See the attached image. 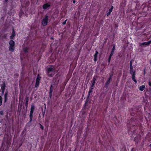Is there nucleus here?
I'll return each mask as SVG.
<instances>
[{
    "mask_svg": "<svg viewBox=\"0 0 151 151\" xmlns=\"http://www.w3.org/2000/svg\"><path fill=\"white\" fill-rule=\"evenodd\" d=\"M143 26L142 27V28L139 29L137 31V32L139 33V34L138 35H144L146 36H149L150 35V31L149 29H143Z\"/></svg>",
    "mask_w": 151,
    "mask_h": 151,
    "instance_id": "nucleus-1",
    "label": "nucleus"
},
{
    "mask_svg": "<svg viewBox=\"0 0 151 151\" xmlns=\"http://www.w3.org/2000/svg\"><path fill=\"white\" fill-rule=\"evenodd\" d=\"M48 20L49 16L47 14L45 15L41 23L42 25L44 27L47 26L48 24Z\"/></svg>",
    "mask_w": 151,
    "mask_h": 151,
    "instance_id": "nucleus-2",
    "label": "nucleus"
},
{
    "mask_svg": "<svg viewBox=\"0 0 151 151\" xmlns=\"http://www.w3.org/2000/svg\"><path fill=\"white\" fill-rule=\"evenodd\" d=\"M142 7L144 9L147 8L148 10H151V1H150L146 3H144L142 6Z\"/></svg>",
    "mask_w": 151,
    "mask_h": 151,
    "instance_id": "nucleus-3",
    "label": "nucleus"
},
{
    "mask_svg": "<svg viewBox=\"0 0 151 151\" xmlns=\"http://www.w3.org/2000/svg\"><path fill=\"white\" fill-rule=\"evenodd\" d=\"M9 50L11 52H13L14 50L15 43L12 40H10L9 42Z\"/></svg>",
    "mask_w": 151,
    "mask_h": 151,
    "instance_id": "nucleus-4",
    "label": "nucleus"
},
{
    "mask_svg": "<svg viewBox=\"0 0 151 151\" xmlns=\"http://www.w3.org/2000/svg\"><path fill=\"white\" fill-rule=\"evenodd\" d=\"M130 74L132 75V79L135 83H137V81L135 79V71L133 70V67H132V68H130Z\"/></svg>",
    "mask_w": 151,
    "mask_h": 151,
    "instance_id": "nucleus-5",
    "label": "nucleus"
},
{
    "mask_svg": "<svg viewBox=\"0 0 151 151\" xmlns=\"http://www.w3.org/2000/svg\"><path fill=\"white\" fill-rule=\"evenodd\" d=\"M47 73L48 76H50L54 74V72L53 71V68L51 67L48 68Z\"/></svg>",
    "mask_w": 151,
    "mask_h": 151,
    "instance_id": "nucleus-6",
    "label": "nucleus"
},
{
    "mask_svg": "<svg viewBox=\"0 0 151 151\" xmlns=\"http://www.w3.org/2000/svg\"><path fill=\"white\" fill-rule=\"evenodd\" d=\"M40 78L41 77H40L39 75H38L36 79V83L35 86L36 87H37L38 86Z\"/></svg>",
    "mask_w": 151,
    "mask_h": 151,
    "instance_id": "nucleus-7",
    "label": "nucleus"
},
{
    "mask_svg": "<svg viewBox=\"0 0 151 151\" xmlns=\"http://www.w3.org/2000/svg\"><path fill=\"white\" fill-rule=\"evenodd\" d=\"M151 43V40H150L147 42H145L141 44V46H147L149 45Z\"/></svg>",
    "mask_w": 151,
    "mask_h": 151,
    "instance_id": "nucleus-8",
    "label": "nucleus"
},
{
    "mask_svg": "<svg viewBox=\"0 0 151 151\" xmlns=\"http://www.w3.org/2000/svg\"><path fill=\"white\" fill-rule=\"evenodd\" d=\"M50 6V5L49 4L47 3L43 4L42 6V8L44 10H45Z\"/></svg>",
    "mask_w": 151,
    "mask_h": 151,
    "instance_id": "nucleus-9",
    "label": "nucleus"
},
{
    "mask_svg": "<svg viewBox=\"0 0 151 151\" xmlns=\"http://www.w3.org/2000/svg\"><path fill=\"white\" fill-rule=\"evenodd\" d=\"M114 8V6H111V8L109 9V12H108L106 14V16H108L111 14V12L113 10V9Z\"/></svg>",
    "mask_w": 151,
    "mask_h": 151,
    "instance_id": "nucleus-10",
    "label": "nucleus"
},
{
    "mask_svg": "<svg viewBox=\"0 0 151 151\" xmlns=\"http://www.w3.org/2000/svg\"><path fill=\"white\" fill-rule=\"evenodd\" d=\"M12 32L10 38H14L15 36V32L14 29L13 28H12Z\"/></svg>",
    "mask_w": 151,
    "mask_h": 151,
    "instance_id": "nucleus-11",
    "label": "nucleus"
},
{
    "mask_svg": "<svg viewBox=\"0 0 151 151\" xmlns=\"http://www.w3.org/2000/svg\"><path fill=\"white\" fill-rule=\"evenodd\" d=\"M34 111L31 110L30 112V122L32 120V114L33 113Z\"/></svg>",
    "mask_w": 151,
    "mask_h": 151,
    "instance_id": "nucleus-12",
    "label": "nucleus"
},
{
    "mask_svg": "<svg viewBox=\"0 0 151 151\" xmlns=\"http://www.w3.org/2000/svg\"><path fill=\"white\" fill-rule=\"evenodd\" d=\"M145 88V85H142L139 87V89L141 91H142Z\"/></svg>",
    "mask_w": 151,
    "mask_h": 151,
    "instance_id": "nucleus-13",
    "label": "nucleus"
},
{
    "mask_svg": "<svg viewBox=\"0 0 151 151\" xmlns=\"http://www.w3.org/2000/svg\"><path fill=\"white\" fill-rule=\"evenodd\" d=\"M29 48V47H25L23 49V52L25 53L27 52L28 51Z\"/></svg>",
    "mask_w": 151,
    "mask_h": 151,
    "instance_id": "nucleus-14",
    "label": "nucleus"
},
{
    "mask_svg": "<svg viewBox=\"0 0 151 151\" xmlns=\"http://www.w3.org/2000/svg\"><path fill=\"white\" fill-rule=\"evenodd\" d=\"M5 85L4 83L1 86V89L2 91V93H3L5 89Z\"/></svg>",
    "mask_w": 151,
    "mask_h": 151,
    "instance_id": "nucleus-15",
    "label": "nucleus"
},
{
    "mask_svg": "<svg viewBox=\"0 0 151 151\" xmlns=\"http://www.w3.org/2000/svg\"><path fill=\"white\" fill-rule=\"evenodd\" d=\"M126 4V0H124V2H122L121 3V6H124Z\"/></svg>",
    "mask_w": 151,
    "mask_h": 151,
    "instance_id": "nucleus-16",
    "label": "nucleus"
},
{
    "mask_svg": "<svg viewBox=\"0 0 151 151\" xmlns=\"http://www.w3.org/2000/svg\"><path fill=\"white\" fill-rule=\"evenodd\" d=\"M52 87L51 86L50 88V93H49V96L50 98H51V96H52Z\"/></svg>",
    "mask_w": 151,
    "mask_h": 151,
    "instance_id": "nucleus-17",
    "label": "nucleus"
},
{
    "mask_svg": "<svg viewBox=\"0 0 151 151\" xmlns=\"http://www.w3.org/2000/svg\"><path fill=\"white\" fill-rule=\"evenodd\" d=\"M98 52L97 51H96V53L94 54V61H96L97 59V54H98Z\"/></svg>",
    "mask_w": 151,
    "mask_h": 151,
    "instance_id": "nucleus-18",
    "label": "nucleus"
},
{
    "mask_svg": "<svg viewBox=\"0 0 151 151\" xmlns=\"http://www.w3.org/2000/svg\"><path fill=\"white\" fill-rule=\"evenodd\" d=\"M133 61L132 60H131L130 62V68H132V63Z\"/></svg>",
    "mask_w": 151,
    "mask_h": 151,
    "instance_id": "nucleus-19",
    "label": "nucleus"
},
{
    "mask_svg": "<svg viewBox=\"0 0 151 151\" xmlns=\"http://www.w3.org/2000/svg\"><path fill=\"white\" fill-rule=\"evenodd\" d=\"M2 101V98L1 96H0V105H1Z\"/></svg>",
    "mask_w": 151,
    "mask_h": 151,
    "instance_id": "nucleus-20",
    "label": "nucleus"
},
{
    "mask_svg": "<svg viewBox=\"0 0 151 151\" xmlns=\"http://www.w3.org/2000/svg\"><path fill=\"white\" fill-rule=\"evenodd\" d=\"M7 95V93H5V95H4V98H5V101H6V100Z\"/></svg>",
    "mask_w": 151,
    "mask_h": 151,
    "instance_id": "nucleus-21",
    "label": "nucleus"
},
{
    "mask_svg": "<svg viewBox=\"0 0 151 151\" xmlns=\"http://www.w3.org/2000/svg\"><path fill=\"white\" fill-rule=\"evenodd\" d=\"M114 51H113L112 50L110 55L111 56H112L114 53Z\"/></svg>",
    "mask_w": 151,
    "mask_h": 151,
    "instance_id": "nucleus-22",
    "label": "nucleus"
},
{
    "mask_svg": "<svg viewBox=\"0 0 151 151\" xmlns=\"http://www.w3.org/2000/svg\"><path fill=\"white\" fill-rule=\"evenodd\" d=\"M95 82H93L92 83L91 86L92 88H93L94 87V85H95Z\"/></svg>",
    "mask_w": 151,
    "mask_h": 151,
    "instance_id": "nucleus-23",
    "label": "nucleus"
},
{
    "mask_svg": "<svg viewBox=\"0 0 151 151\" xmlns=\"http://www.w3.org/2000/svg\"><path fill=\"white\" fill-rule=\"evenodd\" d=\"M92 88H91L89 91V92H88L89 94H90V93L92 92Z\"/></svg>",
    "mask_w": 151,
    "mask_h": 151,
    "instance_id": "nucleus-24",
    "label": "nucleus"
},
{
    "mask_svg": "<svg viewBox=\"0 0 151 151\" xmlns=\"http://www.w3.org/2000/svg\"><path fill=\"white\" fill-rule=\"evenodd\" d=\"M67 20H66L64 22H62V24L63 25H65L66 24Z\"/></svg>",
    "mask_w": 151,
    "mask_h": 151,
    "instance_id": "nucleus-25",
    "label": "nucleus"
},
{
    "mask_svg": "<svg viewBox=\"0 0 151 151\" xmlns=\"http://www.w3.org/2000/svg\"><path fill=\"white\" fill-rule=\"evenodd\" d=\"M111 57H112V56H111L110 55L109 56V59H108L109 62H110V60L111 59Z\"/></svg>",
    "mask_w": 151,
    "mask_h": 151,
    "instance_id": "nucleus-26",
    "label": "nucleus"
},
{
    "mask_svg": "<svg viewBox=\"0 0 151 151\" xmlns=\"http://www.w3.org/2000/svg\"><path fill=\"white\" fill-rule=\"evenodd\" d=\"M34 108H35V107L34 106H32L31 108V110L34 111Z\"/></svg>",
    "mask_w": 151,
    "mask_h": 151,
    "instance_id": "nucleus-27",
    "label": "nucleus"
},
{
    "mask_svg": "<svg viewBox=\"0 0 151 151\" xmlns=\"http://www.w3.org/2000/svg\"><path fill=\"white\" fill-rule=\"evenodd\" d=\"M28 100H29L28 98H27V99H26V104L27 105V104L28 102Z\"/></svg>",
    "mask_w": 151,
    "mask_h": 151,
    "instance_id": "nucleus-28",
    "label": "nucleus"
},
{
    "mask_svg": "<svg viewBox=\"0 0 151 151\" xmlns=\"http://www.w3.org/2000/svg\"><path fill=\"white\" fill-rule=\"evenodd\" d=\"M115 50V47L114 45V47H113L112 50L113 51H114Z\"/></svg>",
    "mask_w": 151,
    "mask_h": 151,
    "instance_id": "nucleus-29",
    "label": "nucleus"
},
{
    "mask_svg": "<svg viewBox=\"0 0 151 151\" xmlns=\"http://www.w3.org/2000/svg\"><path fill=\"white\" fill-rule=\"evenodd\" d=\"M95 81H96V78L95 77H93V82H95Z\"/></svg>",
    "mask_w": 151,
    "mask_h": 151,
    "instance_id": "nucleus-30",
    "label": "nucleus"
},
{
    "mask_svg": "<svg viewBox=\"0 0 151 151\" xmlns=\"http://www.w3.org/2000/svg\"><path fill=\"white\" fill-rule=\"evenodd\" d=\"M149 85L151 87V82H149L148 83Z\"/></svg>",
    "mask_w": 151,
    "mask_h": 151,
    "instance_id": "nucleus-31",
    "label": "nucleus"
},
{
    "mask_svg": "<svg viewBox=\"0 0 151 151\" xmlns=\"http://www.w3.org/2000/svg\"><path fill=\"white\" fill-rule=\"evenodd\" d=\"M114 26H115V27H118V25L117 24H115L114 25Z\"/></svg>",
    "mask_w": 151,
    "mask_h": 151,
    "instance_id": "nucleus-32",
    "label": "nucleus"
},
{
    "mask_svg": "<svg viewBox=\"0 0 151 151\" xmlns=\"http://www.w3.org/2000/svg\"><path fill=\"white\" fill-rule=\"evenodd\" d=\"M73 0V4H75L76 3V1L75 0Z\"/></svg>",
    "mask_w": 151,
    "mask_h": 151,
    "instance_id": "nucleus-33",
    "label": "nucleus"
},
{
    "mask_svg": "<svg viewBox=\"0 0 151 151\" xmlns=\"http://www.w3.org/2000/svg\"><path fill=\"white\" fill-rule=\"evenodd\" d=\"M8 0H4V1L5 2H7Z\"/></svg>",
    "mask_w": 151,
    "mask_h": 151,
    "instance_id": "nucleus-34",
    "label": "nucleus"
},
{
    "mask_svg": "<svg viewBox=\"0 0 151 151\" xmlns=\"http://www.w3.org/2000/svg\"><path fill=\"white\" fill-rule=\"evenodd\" d=\"M43 128H44V127H42H42H41V128H42V129H43Z\"/></svg>",
    "mask_w": 151,
    "mask_h": 151,
    "instance_id": "nucleus-35",
    "label": "nucleus"
},
{
    "mask_svg": "<svg viewBox=\"0 0 151 151\" xmlns=\"http://www.w3.org/2000/svg\"><path fill=\"white\" fill-rule=\"evenodd\" d=\"M110 79H109V80H108V81L107 82H109Z\"/></svg>",
    "mask_w": 151,
    "mask_h": 151,
    "instance_id": "nucleus-36",
    "label": "nucleus"
},
{
    "mask_svg": "<svg viewBox=\"0 0 151 151\" xmlns=\"http://www.w3.org/2000/svg\"><path fill=\"white\" fill-rule=\"evenodd\" d=\"M149 37H150V38H151V35H150L149 36Z\"/></svg>",
    "mask_w": 151,
    "mask_h": 151,
    "instance_id": "nucleus-37",
    "label": "nucleus"
},
{
    "mask_svg": "<svg viewBox=\"0 0 151 151\" xmlns=\"http://www.w3.org/2000/svg\"><path fill=\"white\" fill-rule=\"evenodd\" d=\"M150 64H151V60H150Z\"/></svg>",
    "mask_w": 151,
    "mask_h": 151,
    "instance_id": "nucleus-38",
    "label": "nucleus"
},
{
    "mask_svg": "<svg viewBox=\"0 0 151 151\" xmlns=\"http://www.w3.org/2000/svg\"><path fill=\"white\" fill-rule=\"evenodd\" d=\"M0 113L1 114H2V112H0Z\"/></svg>",
    "mask_w": 151,
    "mask_h": 151,
    "instance_id": "nucleus-39",
    "label": "nucleus"
},
{
    "mask_svg": "<svg viewBox=\"0 0 151 151\" xmlns=\"http://www.w3.org/2000/svg\"><path fill=\"white\" fill-rule=\"evenodd\" d=\"M150 18H151V15H150Z\"/></svg>",
    "mask_w": 151,
    "mask_h": 151,
    "instance_id": "nucleus-40",
    "label": "nucleus"
},
{
    "mask_svg": "<svg viewBox=\"0 0 151 151\" xmlns=\"http://www.w3.org/2000/svg\"><path fill=\"white\" fill-rule=\"evenodd\" d=\"M146 37H147V38H148V37H147V36Z\"/></svg>",
    "mask_w": 151,
    "mask_h": 151,
    "instance_id": "nucleus-41",
    "label": "nucleus"
}]
</instances>
